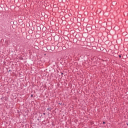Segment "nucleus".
Instances as JSON below:
<instances>
[{
  "mask_svg": "<svg viewBox=\"0 0 128 128\" xmlns=\"http://www.w3.org/2000/svg\"><path fill=\"white\" fill-rule=\"evenodd\" d=\"M119 58H122V56H120V55H119Z\"/></svg>",
  "mask_w": 128,
  "mask_h": 128,
  "instance_id": "1",
  "label": "nucleus"
},
{
  "mask_svg": "<svg viewBox=\"0 0 128 128\" xmlns=\"http://www.w3.org/2000/svg\"><path fill=\"white\" fill-rule=\"evenodd\" d=\"M103 124H105V122H103Z\"/></svg>",
  "mask_w": 128,
  "mask_h": 128,
  "instance_id": "2",
  "label": "nucleus"
}]
</instances>
